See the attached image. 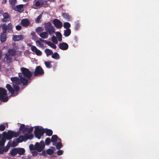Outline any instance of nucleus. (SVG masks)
<instances>
[{"label":"nucleus","instance_id":"09e8293b","mask_svg":"<svg viewBox=\"0 0 159 159\" xmlns=\"http://www.w3.org/2000/svg\"><path fill=\"white\" fill-rule=\"evenodd\" d=\"M6 128L5 125H0V130L1 131H4Z\"/></svg>","mask_w":159,"mask_h":159},{"label":"nucleus","instance_id":"4468645a","mask_svg":"<svg viewBox=\"0 0 159 159\" xmlns=\"http://www.w3.org/2000/svg\"><path fill=\"white\" fill-rule=\"evenodd\" d=\"M10 148L9 146L7 145L5 147H1L0 148V154H3L4 152H7Z\"/></svg>","mask_w":159,"mask_h":159},{"label":"nucleus","instance_id":"2eb2a0df","mask_svg":"<svg viewBox=\"0 0 159 159\" xmlns=\"http://www.w3.org/2000/svg\"><path fill=\"white\" fill-rule=\"evenodd\" d=\"M21 24L23 26H26L29 25L30 22L27 19H24L21 20Z\"/></svg>","mask_w":159,"mask_h":159},{"label":"nucleus","instance_id":"5fc2aeb1","mask_svg":"<svg viewBox=\"0 0 159 159\" xmlns=\"http://www.w3.org/2000/svg\"><path fill=\"white\" fill-rule=\"evenodd\" d=\"M32 153L33 156H36L38 154V152L36 151H34L32 152Z\"/></svg>","mask_w":159,"mask_h":159},{"label":"nucleus","instance_id":"7c9ffc66","mask_svg":"<svg viewBox=\"0 0 159 159\" xmlns=\"http://www.w3.org/2000/svg\"><path fill=\"white\" fill-rule=\"evenodd\" d=\"M46 43L54 49H55L57 48L55 44L50 41H47Z\"/></svg>","mask_w":159,"mask_h":159},{"label":"nucleus","instance_id":"9d476101","mask_svg":"<svg viewBox=\"0 0 159 159\" xmlns=\"http://www.w3.org/2000/svg\"><path fill=\"white\" fill-rule=\"evenodd\" d=\"M3 17L1 20L3 22H9L10 20V16L7 12H4L2 14Z\"/></svg>","mask_w":159,"mask_h":159},{"label":"nucleus","instance_id":"7ed1b4c3","mask_svg":"<svg viewBox=\"0 0 159 159\" xmlns=\"http://www.w3.org/2000/svg\"><path fill=\"white\" fill-rule=\"evenodd\" d=\"M19 134V132H16L11 130H8L7 133L6 132H4L3 133V135L5 136L4 137L7 140L11 139L13 137H16Z\"/></svg>","mask_w":159,"mask_h":159},{"label":"nucleus","instance_id":"473e14b6","mask_svg":"<svg viewBox=\"0 0 159 159\" xmlns=\"http://www.w3.org/2000/svg\"><path fill=\"white\" fill-rule=\"evenodd\" d=\"M45 52L47 56L53 53L52 50L48 48H46L45 49Z\"/></svg>","mask_w":159,"mask_h":159},{"label":"nucleus","instance_id":"1a4fd4ad","mask_svg":"<svg viewBox=\"0 0 159 159\" xmlns=\"http://www.w3.org/2000/svg\"><path fill=\"white\" fill-rule=\"evenodd\" d=\"M45 147V144L43 141H40L39 143L37 142L35 143L36 150L39 152H40L43 151Z\"/></svg>","mask_w":159,"mask_h":159},{"label":"nucleus","instance_id":"f03ea898","mask_svg":"<svg viewBox=\"0 0 159 159\" xmlns=\"http://www.w3.org/2000/svg\"><path fill=\"white\" fill-rule=\"evenodd\" d=\"M18 85L16 84H12L13 89L10 84H6V87L8 91L13 96H16L18 94V92L20 89V88Z\"/></svg>","mask_w":159,"mask_h":159},{"label":"nucleus","instance_id":"0e129e2a","mask_svg":"<svg viewBox=\"0 0 159 159\" xmlns=\"http://www.w3.org/2000/svg\"><path fill=\"white\" fill-rule=\"evenodd\" d=\"M57 140L59 141H61V139L60 138H59V137H58V139H57Z\"/></svg>","mask_w":159,"mask_h":159},{"label":"nucleus","instance_id":"4c0bfd02","mask_svg":"<svg viewBox=\"0 0 159 159\" xmlns=\"http://www.w3.org/2000/svg\"><path fill=\"white\" fill-rule=\"evenodd\" d=\"M63 26L66 29H70L69 28L70 27V24L68 22H65L63 23Z\"/></svg>","mask_w":159,"mask_h":159},{"label":"nucleus","instance_id":"4be33fe9","mask_svg":"<svg viewBox=\"0 0 159 159\" xmlns=\"http://www.w3.org/2000/svg\"><path fill=\"white\" fill-rule=\"evenodd\" d=\"M39 35L41 38L43 39H46L48 37V34L46 31L41 33Z\"/></svg>","mask_w":159,"mask_h":159},{"label":"nucleus","instance_id":"680f3d73","mask_svg":"<svg viewBox=\"0 0 159 159\" xmlns=\"http://www.w3.org/2000/svg\"><path fill=\"white\" fill-rule=\"evenodd\" d=\"M7 2L6 0H3L2 2V4H5Z\"/></svg>","mask_w":159,"mask_h":159},{"label":"nucleus","instance_id":"69168bd1","mask_svg":"<svg viewBox=\"0 0 159 159\" xmlns=\"http://www.w3.org/2000/svg\"><path fill=\"white\" fill-rule=\"evenodd\" d=\"M24 2H26V0H23Z\"/></svg>","mask_w":159,"mask_h":159},{"label":"nucleus","instance_id":"58836bf2","mask_svg":"<svg viewBox=\"0 0 159 159\" xmlns=\"http://www.w3.org/2000/svg\"><path fill=\"white\" fill-rule=\"evenodd\" d=\"M51 61H45L44 62V63L45 64V65L46 67L48 68H50L52 67V66L51 65Z\"/></svg>","mask_w":159,"mask_h":159},{"label":"nucleus","instance_id":"a18cd8bd","mask_svg":"<svg viewBox=\"0 0 159 159\" xmlns=\"http://www.w3.org/2000/svg\"><path fill=\"white\" fill-rule=\"evenodd\" d=\"M30 149L31 150H36L35 148V144L34 146L33 144H30L29 145Z\"/></svg>","mask_w":159,"mask_h":159},{"label":"nucleus","instance_id":"a878e982","mask_svg":"<svg viewBox=\"0 0 159 159\" xmlns=\"http://www.w3.org/2000/svg\"><path fill=\"white\" fill-rule=\"evenodd\" d=\"M45 133L46 135L48 136H51L52 134V131L50 129H45Z\"/></svg>","mask_w":159,"mask_h":159},{"label":"nucleus","instance_id":"de8ad7c7","mask_svg":"<svg viewBox=\"0 0 159 159\" xmlns=\"http://www.w3.org/2000/svg\"><path fill=\"white\" fill-rule=\"evenodd\" d=\"M33 130V127H31L29 128L28 127V129L26 132H27L28 133H30L32 132Z\"/></svg>","mask_w":159,"mask_h":159},{"label":"nucleus","instance_id":"dca6fc26","mask_svg":"<svg viewBox=\"0 0 159 159\" xmlns=\"http://www.w3.org/2000/svg\"><path fill=\"white\" fill-rule=\"evenodd\" d=\"M6 33H4L2 32L0 35V41L2 43H4L7 39Z\"/></svg>","mask_w":159,"mask_h":159},{"label":"nucleus","instance_id":"0eeeda50","mask_svg":"<svg viewBox=\"0 0 159 159\" xmlns=\"http://www.w3.org/2000/svg\"><path fill=\"white\" fill-rule=\"evenodd\" d=\"M2 32L7 33V30L9 33L12 32V25L11 23L8 24L7 25L6 24H3L2 25Z\"/></svg>","mask_w":159,"mask_h":159},{"label":"nucleus","instance_id":"6ab92c4d","mask_svg":"<svg viewBox=\"0 0 159 159\" xmlns=\"http://www.w3.org/2000/svg\"><path fill=\"white\" fill-rule=\"evenodd\" d=\"M58 137L56 135H52L51 137V142L53 143V145L55 146V143H56V141L58 139Z\"/></svg>","mask_w":159,"mask_h":159},{"label":"nucleus","instance_id":"37998d69","mask_svg":"<svg viewBox=\"0 0 159 159\" xmlns=\"http://www.w3.org/2000/svg\"><path fill=\"white\" fill-rule=\"evenodd\" d=\"M51 39L53 43L55 44H57V43L58 41L57 39L55 36L53 35V36H52V37Z\"/></svg>","mask_w":159,"mask_h":159},{"label":"nucleus","instance_id":"c756f323","mask_svg":"<svg viewBox=\"0 0 159 159\" xmlns=\"http://www.w3.org/2000/svg\"><path fill=\"white\" fill-rule=\"evenodd\" d=\"M4 135L2 136V137L0 141V145L1 147H3L4 146L6 141V138L4 137Z\"/></svg>","mask_w":159,"mask_h":159},{"label":"nucleus","instance_id":"3c124183","mask_svg":"<svg viewBox=\"0 0 159 159\" xmlns=\"http://www.w3.org/2000/svg\"><path fill=\"white\" fill-rule=\"evenodd\" d=\"M42 17V15L40 14L37 17L36 22L37 23H39V21Z\"/></svg>","mask_w":159,"mask_h":159},{"label":"nucleus","instance_id":"ea45409f","mask_svg":"<svg viewBox=\"0 0 159 159\" xmlns=\"http://www.w3.org/2000/svg\"><path fill=\"white\" fill-rule=\"evenodd\" d=\"M51 141V140L49 138H46L45 141L46 145H49Z\"/></svg>","mask_w":159,"mask_h":159},{"label":"nucleus","instance_id":"39448f33","mask_svg":"<svg viewBox=\"0 0 159 159\" xmlns=\"http://www.w3.org/2000/svg\"><path fill=\"white\" fill-rule=\"evenodd\" d=\"M46 32L50 35H52L55 32V28L50 22H48L45 24Z\"/></svg>","mask_w":159,"mask_h":159},{"label":"nucleus","instance_id":"20e7f679","mask_svg":"<svg viewBox=\"0 0 159 159\" xmlns=\"http://www.w3.org/2000/svg\"><path fill=\"white\" fill-rule=\"evenodd\" d=\"M44 133L45 130L43 128H40L38 126L35 127L34 133L36 138L39 139Z\"/></svg>","mask_w":159,"mask_h":159},{"label":"nucleus","instance_id":"4d7b16f0","mask_svg":"<svg viewBox=\"0 0 159 159\" xmlns=\"http://www.w3.org/2000/svg\"><path fill=\"white\" fill-rule=\"evenodd\" d=\"M46 152L45 150H43V151L42 153H40V154H41L43 156H45L46 155Z\"/></svg>","mask_w":159,"mask_h":159},{"label":"nucleus","instance_id":"2f4dec72","mask_svg":"<svg viewBox=\"0 0 159 159\" xmlns=\"http://www.w3.org/2000/svg\"><path fill=\"white\" fill-rule=\"evenodd\" d=\"M19 143V142H18L17 140L16 139H14L11 144V147H15L17 146Z\"/></svg>","mask_w":159,"mask_h":159},{"label":"nucleus","instance_id":"6e6552de","mask_svg":"<svg viewBox=\"0 0 159 159\" xmlns=\"http://www.w3.org/2000/svg\"><path fill=\"white\" fill-rule=\"evenodd\" d=\"M44 71L43 69L40 66H37L35 70L34 73V76L42 75L44 74Z\"/></svg>","mask_w":159,"mask_h":159},{"label":"nucleus","instance_id":"774afa93","mask_svg":"<svg viewBox=\"0 0 159 159\" xmlns=\"http://www.w3.org/2000/svg\"><path fill=\"white\" fill-rule=\"evenodd\" d=\"M1 146L0 145V148H1Z\"/></svg>","mask_w":159,"mask_h":159},{"label":"nucleus","instance_id":"412c9836","mask_svg":"<svg viewBox=\"0 0 159 159\" xmlns=\"http://www.w3.org/2000/svg\"><path fill=\"white\" fill-rule=\"evenodd\" d=\"M28 127H25V125L24 124H21L19 129V131H22L23 133H25L27 131Z\"/></svg>","mask_w":159,"mask_h":159},{"label":"nucleus","instance_id":"b1692460","mask_svg":"<svg viewBox=\"0 0 159 159\" xmlns=\"http://www.w3.org/2000/svg\"><path fill=\"white\" fill-rule=\"evenodd\" d=\"M5 58L6 59V61L8 63H11L12 59L11 56L7 53H6L5 54Z\"/></svg>","mask_w":159,"mask_h":159},{"label":"nucleus","instance_id":"603ef678","mask_svg":"<svg viewBox=\"0 0 159 159\" xmlns=\"http://www.w3.org/2000/svg\"><path fill=\"white\" fill-rule=\"evenodd\" d=\"M63 151L62 150H59L57 152V153L58 155H61L63 154Z\"/></svg>","mask_w":159,"mask_h":159},{"label":"nucleus","instance_id":"aec40b11","mask_svg":"<svg viewBox=\"0 0 159 159\" xmlns=\"http://www.w3.org/2000/svg\"><path fill=\"white\" fill-rule=\"evenodd\" d=\"M16 148L17 154H18L20 155L24 154L25 152V150L24 148L19 147Z\"/></svg>","mask_w":159,"mask_h":159},{"label":"nucleus","instance_id":"e2e57ef3","mask_svg":"<svg viewBox=\"0 0 159 159\" xmlns=\"http://www.w3.org/2000/svg\"><path fill=\"white\" fill-rule=\"evenodd\" d=\"M2 52H1L0 51V59H1V58L2 57Z\"/></svg>","mask_w":159,"mask_h":159},{"label":"nucleus","instance_id":"ddd939ff","mask_svg":"<svg viewBox=\"0 0 159 159\" xmlns=\"http://www.w3.org/2000/svg\"><path fill=\"white\" fill-rule=\"evenodd\" d=\"M31 50L32 51L35 52V54L37 55L40 56L42 55V52L41 51L38 50L34 46L32 45L31 46Z\"/></svg>","mask_w":159,"mask_h":159},{"label":"nucleus","instance_id":"bf43d9fd","mask_svg":"<svg viewBox=\"0 0 159 159\" xmlns=\"http://www.w3.org/2000/svg\"><path fill=\"white\" fill-rule=\"evenodd\" d=\"M74 39L76 42H77L78 40V38L76 36L74 37Z\"/></svg>","mask_w":159,"mask_h":159},{"label":"nucleus","instance_id":"f3484780","mask_svg":"<svg viewBox=\"0 0 159 159\" xmlns=\"http://www.w3.org/2000/svg\"><path fill=\"white\" fill-rule=\"evenodd\" d=\"M13 39L15 41H19L23 39V37L21 35H14L13 36Z\"/></svg>","mask_w":159,"mask_h":159},{"label":"nucleus","instance_id":"c03bdc74","mask_svg":"<svg viewBox=\"0 0 159 159\" xmlns=\"http://www.w3.org/2000/svg\"><path fill=\"white\" fill-rule=\"evenodd\" d=\"M23 7V4H20L17 6L16 8L17 9V11L19 12H20L19 10L21 9Z\"/></svg>","mask_w":159,"mask_h":159},{"label":"nucleus","instance_id":"13d9d810","mask_svg":"<svg viewBox=\"0 0 159 159\" xmlns=\"http://www.w3.org/2000/svg\"><path fill=\"white\" fill-rule=\"evenodd\" d=\"M39 40L40 41V42H43V43H46L47 41L45 40H43V39H42L41 38H39Z\"/></svg>","mask_w":159,"mask_h":159},{"label":"nucleus","instance_id":"864d4df0","mask_svg":"<svg viewBox=\"0 0 159 159\" xmlns=\"http://www.w3.org/2000/svg\"><path fill=\"white\" fill-rule=\"evenodd\" d=\"M80 27V25L79 23H77L76 24L75 29L76 30H78Z\"/></svg>","mask_w":159,"mask_h":159},{"label":"nucleus","instance_id":"a19ab883","mask_svg":"<svg viewBox=\"0 0 159 159\" xmlns=\"http://www.w3.org/2000/svg\"><path fill=\"white\" fill-rule=\"evenodd\" d=\"M46 152L48 155H51L53 153L54 151L52 150L51 149H48L46 151Z\"/></svg>","mask_w":159,"mask_h":159},{"label":"nucleus","instance_id":"bb28decb","mask_svg":"<svg viewBox=\"0 0 159 159\" xmlns=\"http://www.w3.org/2000/svg\"><path fill=\"white\" fill-rule=\"evenodd\" d=\"M25 139L24 134V136L20 135L18 138L16 139L17 140L18 142H19L20 143L22 142L23 141H25Z\"/></svg>","mask_w":159,"mask_h":159},{"label":"nucleus","instance_id":"a211bd4d","mask_svg":"<svg viewBox=\"0 0 159 159\" xmlns=\"http://www.w3.org/2000/svg\"><path fill=\"white\" fill-rule=\"evenodd\" d=\"M8 54L12 57L15 56L16 53V50L13 48L9 49L8 50Z\"/></svg>","mask_w":159,"mask_h":159},{"label":"nucleus","instance_id":"5701e85b","mask_svg":"<svg viewBox=\"0 0 159 159\" xmlns=\"http://www.w3.org/2000/svg\"><path fill=\"white\" fill-rule=\"evenodd\" d=\"M10 153L11 156H15L17 154L16 148L12 149L10 151Z\"/></svg>","mask_w":159,"mask_h":159},{"label":"nucleus","instance_id":"9b49d317","mask_svg":"<svg viewBox=\"0 0 159 159\" xmlns=\"http://www.w3.org/2000/svg\"><path fill=\"white\" fill-rule=\"evenodd\" d=\"M53 23L55 27L57 29L61 28L62 26L61 22L57 19H54L53 20Z\"/></svg>","mask_w":159,"mask_h":159},{"label":"nucleus","instance_id":"cd10ccee","mask_svg":"<svg viewBox=\"0 0 159 159\" xmlns=\"http://www.w3.org/2000/svg\"><path fill=\"white\" fill-rule=\"evenodd\" d=\"M56 35L58 39V40L60 42H61L62 40V36L61 33L58 31L56 32Z\"/></svg>","mask_w":159,"mask_h":159},{"label":"nucleus","instance_id":"f704fd0d","mask_svg":"<svg viewBox=\"0 0 159 159\" xmlns=\"http://www.w3.org/2000/svg\"><path fill=\"white\" fill-rule=\"evenodd\" d=\"M62 16L64 18L68 20H69L70 19V16L67 13H62Z\"/></svg>","mask_w":159,"mask_h":159},{"label":"nucleus","instance_id":"c9c22d12","mask_svg":"<svg viewBox=\"0 0 159 159\" xmlns=\"http://www.w3.org/2000/svg\"><path fill=\"white\" fill-rule=\"evenodd\" d=\"M45 4L43 2L39 1H37L35 2V5L36 7H39L40 6H42L43 5Z\"/></svg>","mask_w":159,"mask_h":159},{"label":"nucleus","instance_id":"72a5a7b5","mask_svg":"<svg viewBox=\"0 0 159 159\" xmlns=\"http://www.w3.org/2000/svg\"><path fill=\"white\" fill-rule=\"evenodd\" d=\"M52 57L56 59H58L59 58V56L57 52H55L52 55Z\"/></svg>","mask_w":159,"mask_h":159},{"label":"nucleus","instance_id":"f257e3e1","mask_svg":"<svg viewBox=\"0 0 159 159\" xmlns=\"http://www.w3.org/2000/svg\"><path fill=\"white\" fill-rule=\"evenodd\" d=\"M21 73H19V77H12L11 78V81L17 85H21L22 84L23 85H26L30 81V80L32 75L29 70L26 68L22 67L20 68Z\"/></svg>","mask_w":159,"mask_h":159},{"label":"nucleus","instance_id":"8fccbe9b","mask_svg":"<svg viewBox=\"0 0 159 159\" xmlns=\"http://www.w3.org/2000/svg\"><path fill=\"white\" fill-rule=\"evenodd\" d=\"M16 2V0H9V2L11 5H15Z\"/></svg>","mask_w":159,"mask_h":159},{"label":"nucleus","instance_id":"79ce46f5","mask_svg":"<svg viewBox=\"0 0 159 159\" xmlns=\"http://www.w3.org/2000/svg\"><path fill=\"white\" fill-rule=\"evenodd\" d=\"M56 148L57 149H60L62 147V143L61 142H58L56 143Z\"/></svg>","mask_w":159,"mask_h":159},{"label":"nucleus","instance_id":"423d86ee","mask_svg":"<svg viewBox=\"0 0 159 159\" xmlns=\"http://www.w3.org/2000/svg\"><path fill=\"white\" fill-rule=\"evenodd\" d=\"M7 91L5 89L0 88V101L3 102H6L8 100V97L7 96Z\"/></svg>","mask_w":159,"mask_h":159},{"label":"nucleus","instance_id":"49530a36","mask_svg":"<svg viewBox=\"0 0 159 159\" xmlns=\"http://www.w3.org/2000/svg\"><path fill=\"white\" fill-rule=\"evenodd\" d=\"M36 43L37 46L39 45L40 47H43V44L41 43L39 41L37 40L36 41Z\"/></svg>","mask_w":159,"mask_h":159},{"label":"nucleus","instance_id":"f8f14e48","mask_svg":"<svg viewBox=\"0 0 159 159\" xmlns=\"http://www.w3.org/2000/svg\"><path fill=\"white\" fill-rule=\"evenodd\" d=\"M58 47L61 50H66L68 49L69 46L66 43L62 42L59 44Z\"/></svg>","mask_w":159,"mask_h":159},{"label":"nucleus","instance_id":"e433bc0d","mask_svg":"<svg viewBox=\"0 0 159 159\" xmlns=\"http://www.w3.org/2000/svg\"><path fill=\"white\" fill-rule=\"evenodd\" d=\"M43 29L42 27H39L36 29V32L38 34L39 33H41L43 30Z\"/></svg>","mask_w":159,"mask_h":159},{"label":"nucleus","instance_id":"052dcab7","mask_svg":"<svg viewBox=\"0 0 159 159\" xmlns=\"http://www.w3.org/2000/svg\"><path fill=\"white\" fill-rule=\"evenodd\" d=\"M40 1L43 2L45 4L47 3V1L45 0H40Z\"/></svg>","mask_w":159,"mask_h":159},{"label":"nucleus","instance_id":"6e6d98bb","mask_svg":"<svg viewBox=\"0 0 159 159\" xmlns=\"http://www.w3.org/2000/svg\"><path fill=\"white\" fill-rule=\"evenodd\" d=\"M21 27L20 25H17L16 26V29L18 30H20L21 29Z\"/></svg>","mask_w":159,"mask_h":159},{"label":"nucleus","instance_id":"338daca9","mask_svg":"<svg viewBox=\"0 0 159 159\" xmlns=\"http://www.w3.org/2000/svg\"><path fill=\"white\" fill-rule=\"evenodd\" d=\"M1 25H0V29H1Z\"/></svg>","mask_w":159,"mask_h":159},{"label":"nucleus","instance_id":"c85d7f7f","mask_svg":"<svg viewBox=\"0 0 159 159\" xmlns=\"http://www.w3.org/2000/svg\"><path fill=\"white\" fill-rule=\"evenodd\" d=\"M25 141H26L28 139H31L33 138L34 136L32 134H28L26 133L25 134Z\"/></svg>","mask_w":159,"mask_h":159},{"label":"nucleus","instance_id":"393cba45","mask_svg":"<svg viewBox=\"0 0 159 159\" xmlns=\"http://www.w3.org/2000/svg\"><path fill=\"white\" fill-rule=\"evenodd\" d=\"M71 32L70 29H67L64 30V35L66 37H68L70 35Z\"/></svg>","mask_w":159,"mask_h":159}]
</instances>
